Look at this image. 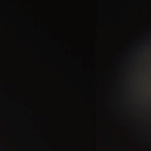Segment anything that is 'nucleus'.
Returning a JSON list of instances; mask_svg holds the SVG:
<instances>
[{"mask_svg":"<svg viewBox=\"0 0 151 151\" xmlns=\"http://www.w3.org/2000/svg\"><path fill=\"white\" fill-rule=\"evenodd\" d=\"M44 123L45 125L46 124V121H47L48 120V116L47 115H45L44 116Z\"/></svg>","mask_w":151,"mask_h":151,"instance_id":"nucleus-1","label":"nucleus"},{"mask_svg":"<svg viewBox=\"0 0 151 151\" xmlns=\"http://www.w3.org/2000/svg\"><path fill=\"white\" fill-rule=\"evenodd\" d=\"M44 39L45 41H47V39L49 37V35H45L44 36Z\"/></svg>","mask_w":151,"mask_h":151,"instance_id":"nucleus-2","label":"nucleus"},{"mask_svg":"<svg viewBox=\"0 0 151 151\" xmlns=\"http://www.w3.org/2000/svg\"><path fill=\"white\" fill-rule=\"evenodd\" d=\"M48 62L47 61V60L46 61V63L45 65V68H48V66L47 65V64H48Z\"/></svg>","mask_w":151,"mask_h":151,"instance_id":"nucleus-3","label":"nucleus"},{"mask_svg":"<svg viewBox=\"0 0 151 151\" xmlns=\"http://www.w3.org/2000/svg\"><path fill=\"white\" fill-rule=\"evenodd\" d=\"M44 24L45 25V26H46V27H47V24L45 22ZM47 29V28L46 27V29Z\"/></svg>","mask_w":151,"mask_h":151,"instance_id":"nucleus-4","label":"nucleus"},{"mask_svg":"<svg viewBox=\"0 0 151 151\" xmlns=\"http://www.w3.org/2000/svg\"><path fill=\"white\" fill-rule=\"evenodd\" d=\"M44 130H45V132H47L48 131L47 129L45 128H44Z\"/></svg>","mask_w":151,"mask_h":151,"instance_id":"nucleus-5","label":"nucleus"},{"mask_svg":"<svg viewBox=\"0 0 151 151\" xmlns=\"http://www.w3.org/2000/svg\"><path fill=\"white\" fill-rule=\"evenodd\" d=\"M45 14H47L48 15H49V14H48L47 12V11L45 12Z\"/></svg>","mask_w":151,"mask_h":151,"instance_id":"nucleus-6","label":"nucleus"},{"mask_svg":"<svg viewBox=\"0 0 151 151\" xmlns=\"http://www.w3.org/2000/svg\"><path fill=\"white\" fill-rule=\"evenodd\" d=\"M30 65L29 64H27V67H29V66H30Z\"/></svg>","mask_w":151,"mask_h":151,"instance_id":"nucleus-7","label":"nucleus"},{"mask_svg":"<svg viewBox=\"0 0 151 151\" xmlns=\"http://www.w3.org/2000/svg\"><path fill=\"white\" fill-rule=\"evenodd\" d=\"M45 149L46 148H47V147L45 146Z\"/></svg>","mask_w":151,"mask_h":151,"instance_id":"nucleus-8","label":"nucleus"}]
</instances>
